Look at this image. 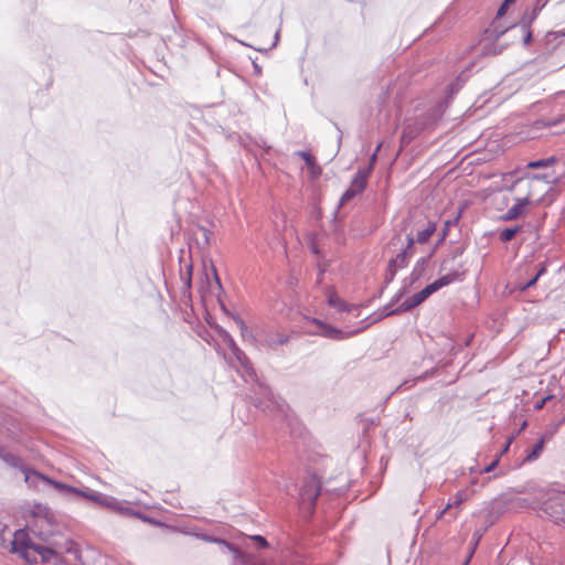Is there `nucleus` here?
Listing matches in <instances>:
<instances>
[{
	"instance_id": "obj_38",
	"label": "nucleus",
	"mask_w": 565,
	"mask_h": 565,
	"mask_svg": "<svg viewBox=\"0 0 565 565\" xmlns=\"http://www.w3.org/2000/svg\"><path fill=\"white\" fill-rule=\"evenodd\" d=\"M250 539L256 543L258 548H266L268 546L267 540L262 535H254Z\"/></svg>"
},
{
	"instance_id": "obj_34",
	"label": "nucleus",
	"mask_w": 565,
	"mask_h": 565,
	"mask_svg": "<svg viewBox=\"0 0 565 565\" xmlns=\"http://www.w3.org/2000/svg\"><path fill=\"white\" fill-rule=\"evenodd\" d=\"M546 263L542 262L537 266L536 274L532 276V287L535 285V282L539 280L540 277H542L546 271Z\"/></svg>"
},
{
	"instance_id": "obj_52",
	"label": "nucleus",
	"mask_w": 565,
	"mask_h": 565,
	"mask_svg": "<svg viewBox=\"0 0 565 565\" xmlns=\"http://www.w3.org/2000/svg\"><path fill=\"white\" fill-rule=\"evenodd\" d=\"M278 41H279V31H277L275 33V41H274L271 47H275L278 44Z\"/></svg>"
},
{
	"instance_id": "obj_36",
	"label": "nucleus",
	"mask_w": 565,
	"mask_h": 565,
	"mask_svg": "<svg viewBox=\"0 0 565 565\" xmlns=\"http://www.w3.org/2000/svg\"><path fill=\"white\" fill-rule=\"evenodd\" d=\"M500 461V456H497L488 466H486L482 470H480V473H489L493 471Z\"/></svg>"
},
{
	"instance_id": "obj_1",
	"label": "nucleus",
	"mask_w": 565,
	"mask_h": 565,
	"mask_svg": "<svg viewBox=\"0 0 565 565\" xmlns=\"http://www.w3.org/2000/svg\"><path fill=\"white\" fill-rule=\"evenodd\" d=\"M235 359L239 362L246 375L255 381L256 384L253 387V396L252 403L256 408L259 409H277L280 413L285 414V409L288 408L286 403L278 396H276L271 388L265 383L260 382L257 377L255 370L252 366V363L248 356L245 354L243 350L238 347H235V351L233 352Z\"/></svg>"
},
{
	"instance_id": "obj_29",
	"label": "nucleus",
	"mask_w": 565,
	"mask_h": 565,
	"mask_svg": "<svg viewBox=\"0 0 565 565\" xmlns=\"http://www.w3.org/2000/svg\"><path fill=\"white\" fill-rule=\"evenodd\" d=\"M396 273H397V269H395L393 265L387 264V268H386L385 275H384V287L381 289L380 295H382L384 288L394 280Z\"/></svg>"
},
{
	"instance_id": "obj_16",
	"label": "nucleus",
	"mask_w": 565,
	"mask_h": 565,
	"mask_svg": "<svg viewBox=\"0 0 565 565\" xmlns=\"http://www.w3.org/2000/svg\"><path fill=\"white\" fill-rule=\"evenodd\" d=\"M429 258H430V255L420 257L416 262L409 276L404 279L403 284H407L411 287L412 285L417 282L424 276L426 268L428 266V263H429Z\"/></svg>"
},
{
	"instance_id": "obj_11",
	"label": "nucleus",
	"mask_w": 565,
	"mask_h": 565,
	"mask_svg": "<svg viewBox=\"0 0 565 565\" xmlns=\"http://www.w3.org/2000/svg\"><path fill=\"white\" fill-rule=\"evenodd\" d=\"M530 288V264L523 263L511 275L507 289L509 294L525 292Z\"/></svg>"
},
{
	"instance_id": "obj_19",
	"label": "nucleus",
	"mask_w": 565,
	"mask_h": 565,
	"mask_svg": "<svg viewBox=\"0 0 565 565\" xmlns=\"http://www.w3.org/2000/svg\"><path fill=\"white\" fill-rule=\"evenodd\" d=\"M488 527H489V524H487L484 526H480V527L476 529L475 532L472 533V537H471V541L469 544V558H472L482 536L488 531Z\"/></svg>"
},
{
	"instance_id": "obj_20",
	"label": "nucleus",
	"mask_w": 565,
	"mask_h": 565,
	"mask_svg": "<svg viewBox=\"0 0 565 565\" xmlns=\"http://www.w3.org/2000/svg\"><path fill=\"white\" fill-rule=\"evenodd\" d=\"M463 273H459L458 270H452L438 279H436V284L438 285L439 289L443 287H446L455 281L462 280Z\"/></svg>"
},
{
	"instance_id": "obj_35",
	"label": "nucleus",
	"mask_w": 565,
	"mask_h": 565,
	"mask_svg": "<svg viewBox=\"0 0 565 565\" xmlns=\"http://www.w3.org/2000/svg\"><path fill=\"white\" fill-rule=\"evenodd\" d=\"M408 287L409 286L407 284H404L403 287L393 296V298L391 299L390 302L393 306L395 303H397L404 297V295L407 292Z\"/></svg>"
},
{
	"instance_id": "obj_57",
	"label": "nucleus",
	"mask_w": 565,
	"mask_h": 565,
	"mask_svg": "<svg viewBox=\"0 0 565 565\" xmlns=\"http://www.w3.org/2000/svg\"><path fill=\"white\" fill-rule=\"evenodd\" d=\"M253 65H254L255 72L257 74H259L260 73V67L255 62L253 63Z\"/></svg>"
},
{
	"instance_id": "obj_25",
	"label": "nucleus",
	"mask_w": 565,
	"mask_h": 565,
	"mask_svg": "<svg viewBox=\"0 0 565 565\" xmlns=\"http://www.w3.org/2000/svg\"><path fill=\"white\" fill-rule=\"evenodd\" d=\"M380 147L381 146H377L375 151L372 153V156L370 157V162L366 167L364 168H360L356 173H364V179L367 181L369 177L371 175V173L373 172L374 170V166L376 163V160H377V151L380 150Z\"/></svg>"
},
{
	"instance_id": "obj_45",
	"label": "nucleus",
	"mask_w": 565,
	"mask_h": 565,
	"mask_svg": "<svg viewBox=\"0 0 565 565\" xmlns=\"http://www.w3.org/2000/svg\"><path fill=\"white\" fill-rule=\"evenodd\" d=\"M213 275H214V280H215V284H216L217 288H218L220 290H222L221 280H220V278H218V276H217V273H216V269H215V268H213Z\"/></svg>"
},
{
	"instance_id": "obj_17",
	"label": "nucleus",
	"mask_w": 565,
	"mask_h": 565,
	"mask_svg": "<svg viewBox=\"0 0 565 565\" xmlns=\"http://www.w3.org/2000/svg\"><path fill=\"white\" fill-rule=\"evenodd\" d=\"M0 459L3 460L8 466H10L12 468L20 469L24 476H25V471L31 470L30 468L24 466L21 457L17 456L12 452H7L1 447H0Z\"/></svg>"
},
{
	"instance_id": "obj_5",
	"label": "nucleus",
	"mask_w": 565,
	"mask_h": 565,
	"mask_svg": "<svg viewBox=\"0 0 565 565\" xmlns=\"http://www.w3.org/2000/svg\"><path fill=\"white\" fill-rule=\"evenodd\" d=\"M537 382L539 388L533 393L532 396V407L534 409H541L548 401L555 398V394L550 390V385L556 382L555 375L544 373V374H533L532 373V390L535 388V383Z\"/></svg>"
},
{
	"instance_id": "obj_18",
	"label": "nucleus",
	"mask_w": 565,
	"mask_h": 565,
	"mask_svg": "<svg viewBox=\"0 0 565 565\" xmlns=\"http://www.w3.org/2000/svg\"><path fill=\"white\" fill-rule=\"evenodd\" d=\"M437 224L434 221H427L426 225L422 230H417L416 236H413L415 243L424 244L430 236L436 232Z\"/></svg>"
},
{
	"instance_id": "obj_37",
	"label": "nucleus",
	"mask_w": 565,
	"mask_h": 565,
	"mask_svg": "<svg viewBox=\"0 0 565 565\" xmlns=\"http://www.w3.org/2000/svg\"><path fill=\"white\" fill-rule=\"evenodd\" d=\"M300 158L306 162L307 166L311 167L315 164V157L306 151H299Z\"/></svg>"
},
{
	"instance_id": "obj_7",
	"label": "nucleus",
	"mask_w": 565,
	"mask_h": 565,
	"mask_svg": "<svg viewBox=\"0 0 565 565\" xmlns=\"http://www.w3.org/2000/svg\"><path fill=\"white\" fill-rule=\"evenodd\" d=\"M321 493V481L316 475H308L299 489V502L312 513L316 501Z\"/></svg>"
},
{
	"instance_id": "obj_3",
	"label": "nucleus",
	"mask_w": 565,
	"mask_h": 565,
	"mask_svg": "<svg viewBox=\"0 0 565 565\" xmlns=\"http://www.w3.org/2000/svg\"><path fill=\"white\" fill-rule=\"evenodd\" d=\"M508 8V6L501 3L497 11L494 21L492 22L491 26L486 30L487 38L498 40L500 36L508 34L513 38L520 36L525 46L530 45V25L526 23L525 19H523L520 23L512 24L505 29H500V26L497 24L498 20L507 13Z\"/></svg>"
},
{
	"instance_id": "obj_8",
	"label": "nucleus",
	"mask_w": 565,
	"mask_h": 565,
	"mask_svg": "<svg viewBox=\"0 0 565 565\" xmlns=\"http://www.w3.org/2000/svg\"><path fill=\"white\" fill-rule=\"evenodd\" d=\"M557 161L555 156L532 160V181H543L546 184L554 183L558 178L553 168Z\"/></svg>"
},
{
	"instance_id": "obj_2",
	"label": "nucleus",
	"mask_w": 565,
	"mask_h": 565,
	"mask_svg": "<svg viewBox=\"0 0 565 565\" xmlns=\"http://www.w3.org/2000/svg\"><path fill=\"white\" fill-rule=\"evenodd\" d=\"M10 551L29 564H38L39 558L42 563L57 562L60 558L55 550L41 543H34L23 530L15 531Z\"/></svg>"
},
{
	"instance_id": "obj_42",
	"label": "nucleus",
	"mask_w": 565,
	"mask_h": 565,
	"mask_svg": "<svg viewBox=\"0 0 565 565\" xmlns=\"http://www.w3.org/2000/svg\"><path fill=\"white\" fill-rule=\"evenodd\" d=\"M235 323L239 328V330H247V326L245 324L244 320L239 316L233 317Z\"/></svg>"
},
{
	"instance_id": "obj_50",
	"label": "nucleus",
	"mask_w": 565,
	"mask_h": 565,
	"mask_svg": "<svg viewBox=\"0 0 565 565\" xmlns=\"http://www.w3.org/2000/svg\"><path fill=\"white\" fill-rule=\"evenodd\" d=\"M523 461H524V462L530 461V448H526V449L524 450Z\"/></svg>"
},
{
	"instance_id": "obj_46",
	"label": "nucleus",
	"mask_w": 565,
	"mask_h": 565,
	"mask_svg": "<svg viewBox=\"0 0 565 565\" xmlns=\"http://www.w3.org/2000/svg\"><path fill=\"white\" fill-rule=\"evenodd\" d=\"M501 220L512 221V220H515V217L513 215H511V212L508 210L507 213L501 216Z\"/></svg>"
},
{
	"instance_id": "obj_23",
	"label": "nucleus",
	"mask_w": 565,
	"mask_h": 565,
	"mask_svg": "<svg viewBox=\"0 0 565 565\" xmlns=\"http://www.w3.org/2000/svg\"><path fill=\"white\" fill-rule=\"evenodd\" d=\"M561 122H565V115L564 116H561L558 119H554V120H545V119H536V120H532V132L536 129H542V128H545V127H550V126H556ZM564 132H565V127H564ZM534 137L532 136V139Z\"/></svg>"
},
{
	"instance_id": "obj_53",
	"label": "nucleus",
	"mask_w": 565,
	"mask_h": 565,
	"mask_svg": "<svg viewBox=\"0 0 565 565\" xmlns=\"http://www.w3.org/2000/svg\"><path fill=\"white\" fill-rule=\"evenodd\" d=\"M241 333H242L243 338H246V337L250 335V332H249L248 329L247 330H241Z\"/></svg>"
},
{
	"instance_id": "obj_9",
	"label": "nucleus",
	"mask_w": 565,
	"mask_h": 565,
	"mask_svg": "<svg viewBox=\"0 0 565 565\" xmlns=\"http://www.w3.org/2000/svg\"><path fill=\"white\" fill-rule=\"evenodd\" d=\"M76 498L87 499L99 507H105L107 509L117 511L121 514H130V512H131V510L129 508H124L121 502H119L117 499L109 497L107 494L90 490L88 488L85 490L79 489V493L76 494Z\"/></svg>"
},
{
	"instance_id": "obj_61",
	"label": "nucleus",
	"mask_w": 565,
	"mask_h": 565,
	"mask_svg": "<svg viewBox=\"0 0 565 565\" xmlns=\"http://www.w3.org/2000/svg\"><path fill=\"white\" fill-rule=\"evenodd\" d=\"M222 309L224 310V312H225L226 315H230V312L225 309V306H223V305H222Z\"/></svg>"
},
{
	"instance_id": "obj_39",
	"label": "nucleus",
	"mask_w": 565,
	"mask_h": 565,
	"mask_svg": "<svg viewBox=\"0 0 565 565\" xmlns=\"http://www.w3.org/2000/svg\"><path fill=\"white\" fill-rule=\"evenodd\" d=\"M558 411L564 412L563 417L561 418V424H565V394H563L558 401L556 402Z\"/></svg>"
},
{
	"instance_id": "obj_33",
	"label": "nucleus",
	"mask_w": 565,
	"mask_h": 565,
	"mask_svg": "<svg viewBox=\"0 0 565 565\" xmlns=\"http://www.w3.org/2000/svg\"><path fill=\"white\" fill-rule=\"evenodd\" d=\"M463 495L461 492H457L455 498L452 500H450L448 503H447V509L450 510V509H454V508H459L461 505V503L463 502Z\"/></svg>"
},
{
	"instance_id": "obj_51",
	"label": "nucleus",
	"mask_w": 565,
	"mask_h": 565,
	"mask_svg": "<svg viewBox=\"0 0 565 565\" xmlns=\"http://www.w3.org/2000/svg\"><path fill=\"white\" fill-rule=\"evenodd\" d=\"M201 230L203 231L205 243L209 244V234H210V232L206 228H204V227H201Z\"/></svg>"
},
{
	"instance_id": "obj_30",
	"label": "nucleus",
	"mask_w": 565,
	"mask_h": 565,
	"mask_svg": "<svg viewBox=\"0 0 565 565\" xmlns=\"http://www.w3.org/2000/svg\"><path fill=\"white\" fill-rule=\"evenodd\" d=\"M420 303L416 300H414V296L407 298L406 300H404L398 307H397V311H399V313L402 312H406V311H409L412 310L413 308L419 306Z\"/></svg>"
},
{
	"instance_id": "obj_13",
	"label": "nucleus",
	"mask_w": 565,
	"mask_h": 565,
	"mask_svg": "<svg viewBox=\"0 0 565 565\" xmlns=\"http://www.w3.org/2000/svg\"><path fill=\"white\" fill-rule=\"evenodd\" d=\"M415 239L412 234L407 235V245L395 257L391 258L388 264L393 265L395 269L405 268L414 253Z\"/></svg>"
},
{
	"instance_id": "obj_27",
	"label": "nucleus",
	"mask_w": 565,
	"mask_h": 565,
	"mask_svg": "<svg viewBox=\"0 0 565 565\" xmlns=\"http://www.w3.org/2000/svg\"><path fill=\"white\" fill-rule=\"evenodd\" d=\"M521 228L522 227L519 225L503 228L499 234L501 242H510L521 231Z\"/></svg>"
},
{
	"instance_id": "obj_56",
	"label": "nucleus",
	"mask_w": 565,
	"mask_h": 565,
	"mask_svg": "<svg viewBox=\"0 0 565 565\" xmlns=\"http://www.w3.org/2000/svg\"><path fill=\"white\" fill-rule=\"evenodd\" d=\"M514 2H515V0H504L502 3L509 7L510 4H512Z\"/></svg>"
},
{
	"instance_id": "obj_49",
	"label": "nucleus",
	"mask_w": 565,
	"mask_h": 565,
	"mask_svg": "<svg viewBox=\"0 0 565 565\" xmlns=\"http://www.w3.org/2000/svg\"><path fill=\"white\" fill-rule=\"evenodd\" d=\"M462 254H463V248L462 247H458L454 252V258H456L458 256H461Z\"/></svg>"
},
{
	"instance_id": "obj_47",
	"label": "nucleus",
	"mask_w": 565,
	"mask_h": 565,
	"mask_svg": "<svg viewBox=\"0 0 565 565\" xmlns=\"http://www.w3.org/2000/svg\"><path fill=\"white\" fill-rule=\"evenodd\" d=\"M501 220L512 221V220H515V217L513 215H511V212L508 210L507 213L501 216Z\"/></svg>"
},
{
	"instance_id": "obj_43",
	"label": "nucleus",
	"mask_w": 565,
	"mask_h": 565,
	"mask_svg": "<svg viewBox=\"0 0 565 565\" xmlns=\"http://www.w3.org/2000/svg\"><path fill=\"white\" fill-rule=\"evenodd\" d=\"M235 323L239 328V330H247V326L245 324L244 320L239 316L233 317Z\"/></svg>"
},
{
	"instance_id": "obj_22",
	"label": "nucleus",
	"mask_w": 565,
	"mask_h": 565,
	"mask_svg": "<svg viewBox=\"0 0 565 565\" xmlns=\"http://www.w3.org/2000/svg\"><path fill=\"white\" fill-rule=\"evenodd\" d=\"M530 205V194L525 195L522 199H518L516 203L509 209L511 212V215H513L515 218L520 217L526 210V207Z\"/></svg>"
},
{
	"instance_id": "obj_60",
	"label": "nucleus",
	"mask_w": 565,
	"mask_h": 565,
	"mask_svg": "<svg viewBox=\"0 0 565 565\" xmlns=\"http://www.w3.org/2000/svg\"><path fill=\"white\" fill-rule=\"evenodd\" d=\"M242 45L250 46L249 44L245 43L244 41H238Z\"/></svg>"
},
{
	"instance_id": "obj_31",
	"label": "nucleus",
	"mask_w": 565,
	"mask_h": 565,
	"mask_svg": "<svg viewBox=\"0 0 565 565\" xmlns=\"http://www.w3.org/2000/svg\"><path fill=\"white\" fill-rule=\"evenodd\" d=\"M394 315H399V311H397V307L393 308V305L390 302L386 306H384L383 309L381 310L380 319L391 317Z\"/></svg>"
},
{
	"instance_id": "obj_58",
	"label": "nucleus",
	"mask_w": 565,
	"mask_h": 565,
	"mask_svg": "<svg viewBox=\"0 0 565 565\" xmlns=\"http://www.w3.org/2000/svg\"><path fill=\"white\" fill-rule=\"evenodd\" d=\"M456 518H457V513L451 514V515H450V519L448 520V522H452Z\"/></svg>"
},
{
	"instance_id": "obj_28",
	"label": "nucleus",
	"mask_w": 565,
	"mask_h": 565,
	"mask_svg": "<svg viewBox=\"0 0 565 565\" xmlns=\"http://www.w3.org/2000/svg\"><path fill=\"white\" fill-rule=\"evenodd\" d=\"M459 218H460V212L452 220H447L445 222L444 228H443L441 234H440L439 243L445 241V238L448 236L450 227L457 225Z\"/></svg>"
},
{
	"instance_id": "obj_15",
	"label": "nucleus",
	"mask_w": 565,
	"mask_h": 565,
	"mask_svg": "<svg viewBox=\"0 0 565 565\" xmlns=\"http://www.w3.org/2000/svg\"><path fill=\"white\" fill-rule=\"evenodd\" d=\"M561 420L553 427L548 428L546 431H544L539 439L535 441V444L532 445V461L536 460L542 451L544 450V447L547 441L552 440L554 435L556 434L558 427L561 426Z\"/></svg>"
},
{
	"instance_id": "obj_63",
	"label": "nucleus",
	"mask_w": 565,
	"mask_h": 565,
	"mask_svg": "<svg viewBox=\"0 0 565 565\" xmlns=\"http://www.w3.org/2000/svg\"><path fill=\"white\" fill-rule=\"evenodd\" d=\"M563 35H565V31L563 32Z\"/></svg>"
},
{
	"instance_id": "obj_14",
	"label": "nucleus",
	"mask_w": 565,
	"mask_h": 565,
	"mask_svg": "<svg viewBox=\"0 0 565 565\" xmlns=\"http://www.w3.org/2000/svg\"><path fill=\"white\" fill-rule=\"evenodd\" d=\"M312 322L317 324L320 328V335L332 339V340H343L354 332H344L341 329H338L335 327H332L331 324L324 323L323 321L313 318Z\"/></svg>"
},
{
	"instance_id": "obj_55",
	"label": "nucleus",
	"mask_w": 565,
	"mask_h": 565,
	"mask_svg": "<svg viewBox=\"0 0 565 565\" xmlns=\"http://www.w3.org/2000/svg\"><path fill=\"white\" fill-rule=\"evenodd\" d=\"M6 529H7V524L0 522V535L4 532Z\"/></svg>"
},
{
	"instance_id": "obj_62",
	"label": "nucleus",
	"mask_w": 565,
	"mask_h": 565,
	"mask_svg": "<svg viewBox=\"0 0 565 565\" xmlns=\"http://www.w3.org/2000/svg\"><path fill=\"white\" fill-rule=\"evenodd\" d=\"M552 35H553V36H556V34H555V33H548V34H547V36H552Z\"/></svg>"
},
{
	"instance_id": "obj_26",
	"label": "nucleus",
	"mask_w": 565,
	"mask_h": 565,
	"mask_svg": "<svg viewBox=\"0 0 565 565\" xmlns=\"http://www.w3.org/2000/svg\"><path fill=\"white\" fill-rule=\"evenodd\" d=\"M289 341V337L286 334L270 335L266 339V345L270 349H276L279 345H284Z\"/></svg>"
},
{
	"instance_id": "obj_12",
	"label": "nucleus",
	"mask_w": 565,
	"mask_h": 565,
	"mask_svg": "<svg viewBox=\"0 0 565 565\" xmlns=\"http://www.w3.org/2000/svg\"><path fill=\"white\" fill-rule=\"evenodd\" d=\"M364 173H355L352 178L351 185L347 189L340 198L339 205L342 206L347 202L351 201L354 196L362 193L366 185L367 181L364 179Z\"/></svg>"
},
{
	"instance_id": "obj_24",
	"label": "nucleus",
	"mask_w": 565,
	"mask_h": 565,
	"mask_svg": "<svg viewBox=\"0 0 565 565\" xmlns=\"http://www.w3.org/2000/svg\"><path fill=\"white\" fill-rule=\"evenodd\" d=\"M329 306L337 308L339 311L349 312L351 310V306H349L345 301L340 299L335 294H330L328 296Z\"/></svg>"
},
{
	"instance_id": "obj_6",
	"label": "nucleus",
	"mask_w": 565,
	"mask_h": 565,
	"mask_svg": "<svg viewBox=\"0 0 565 565\" xmlns=\"http://www.w3.org/2000/svg\"><path fill=\"white\" fill-rule=\"evenodd\" d=\"M196 537L205 541L213 542L224 545L230 552L233 554L232 565H276L273 563L265 562L260 556H256L254 554L245 553L235 547L233 544L217 537H213L209 534L202 533L196 534Z\"/></svg>"
},
{
	"instance_id": "obj_44",
	"label": "nucleus",
	"mask_w": 565,
	"mask_h": 565,
	"mask_svg": "<svg viewBox=\"0 0 565 565\" xmlns=\"http://www.w3.org/2000/svg\"><path fill=\"white\" fill-rule=\"evenodd\" d=\"M191 275H192V266H189L188 277L184 280L186 288H191Z\"/></svg>"
},
{
	"instance_id": "obj_41",
	"label": "nucleus",
	"mask_w": 565,
	"mask_h": 565,
	"mask_svg": "<svg viewBox=\"0 0 565 565\" xmlns=\"http://www.w3.org/2000/svg\"><path fill=\"white\" fill-rule=\"evenodd\" d=\"M224 341L228 345V348L232 351V353L235 351V347H238L236 344V342L234 341V339L228 333H225Z\"/></svg>"
},
{
	"instance_id": "obj_4",
	"label": "nucleus",
	"mask_w": 565,
	"mask_h": 565,
	"mask_svg": "<svg viewBox=\"0 0 565 565\" xmlns=\"http://www.w3.org/2000/svg\"><path fill=\"white\" fill-rule=\"evenodd\" d=\"M534 499L536 497H534V489L532 488V511L536 510L541 516L545 515L555 524L563 525L565 518V493L555 498L548 497V499L537 503L534 502Z\"/></svg>"
},
{
	"instance_id": "obj_40",
	"label": "nucleus",
	"mask_w": 565,
	"mask_h": 565,
	"mask_svg": "<svg viewBox=\"0 0 565 565\" xmlns=\"http://www.w3.org/2000/svg\"><path fill=\"white\" fill-rule=\"evenodd\" d=\"M529 500L526 498H515V500L513 501V505L514 507H519V508H524L526 509L529 507Z\"/></svg>"
},
{
	"instance_id": "obj_10",
	"label": "nucleus",
	"mask_w": 565,
	"mask_h": 565,
	"mask_svg": "<svg viewBox=\"0 0 565 565\" xmlns=\"http://www.w3.org/2000/svg\"><path fill=\"white\" fill-rule=\"evenodd\" d=\"M39 480L52 486L57 492H60L65 498H76V494L79 493V488H75L64 482L54 480L47 476H44L43 473L38 472L36 470L25 471L26 483L34 484Z\"/></svg>"
},
{
	"instance_id": "obj_54",
	"label": "nucleus",
	"mask_w": 565,
	"mask_h": 565,
	"mask_svg": "<svg viewBox=\"0 0 565 565\" xmlns=\"http://www.w3.org/2000/svg\"><path fill=\"white\" fill-rule=\"evenodd\" d=\"M510 444H511V440H509L505 446L503 447V449L501 450V455L505 451H508L509 447H510Z\"/></svg>"
},
{
	"instance_id": "obj_48",
	"label": "nucleus",
	"mask_w": 565,
	"mask_h": 565,
	"mask_svg": "<svg viewBox=\"0 0 565 565\" xmlns=\"http://www.w3.org/2000/svg\"><path fill=\"white\" fill-rule=\"evenodd\" d=\"M448 511L449 510L447 509V507H445L441 511H439L437 519H443L444 516H446Z\"/></svg>"
},
{
	"instance_id": "obj_21",
	"label": "nucleus",
	"mask_w": 565,
	"mask_h": 565,
	"mask_svg": "<svg viewBox=\"0 0 565 565\" xmlns=\"http://www.w3.org/2000/svg\"><path fill=\"white\" fill-rule=\"evenodd\" d=\"M439 290L436 281L428 284L425 288H423L419 292H416L414 296V300L423 303L428 297Z\"/></svg>"
},
{
	"instance_id": "obj_32",
	"label": "nucleus",
	"mask_w": 565,
	"mask_h": 565,
	"mask_svg": "<svg viewBox=\"0 0 565 565\" xmlns=\"http://www.w3.org/2000/svg\"><path fill=\"white\" fill-rule=\"evenodd\" d=\"M548 0H535V4L532 6V22L536 19L539 12L546 6Z\"/></svg>"
},
{
	"instance_id": "obj_59",
	"label": "nucleus",
	"mask_w": 565,
	"mask_h": 565,
	"mask_svg": "<svg viewBox=\"0 0 565 565\" xmlns=\"http://www.w3.org/2000/svg\"><path fill=\"white\" fill-rule=\"evenodd\" d=\"M471 561V558H469V555L467 556L466 561H463V564L462 565H468L469 562Z\"/></svg>"
}]
</instances>
